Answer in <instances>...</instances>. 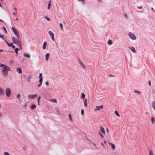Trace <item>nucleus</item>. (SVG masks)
I'll return each mask as SVG.
<instances>
[{"instance_id":"1","label":"nucleus","mask_w":155,"mask_h":155,"mask_svg":"<svg viewBox=\"0 0 155 155\" xmlns=\"http://www.w3.org/2000/svg\"><path fill=\"white\" fill-rule=\"evenodd\" d=\"M8 71H10V68L7 66H5V67H3L2 71L3 76L4 77H6L8 75Z\"/></svg>"},{"instance_id":"2","label":"nucleus","mask_w":155,"mask_h":155,"mask_svg":"<svg viewBox=\"0 0 155 155\" xmlns=\"http://www.w3.org/2000/svg\"><path fill=\"white\" fill-rule=\"evenodd\" d=\"M12 40L13 41V43L16 44L21 49H22L21 47L22 44L18 38H15L14 36L12 37Z\"/></svg>"},{"instance_id":"3","label":"nucleus","mask_w":155,"mask_h":155,"mask_svg":"<svg viewBox=\"0 0 155 155\" xmlns=\"http://www.w3.org/2000/svg\"><path fill=\"white\" fill-rule=\"evenodd\" d=\"M11 91L9 88H7L5 90V93L6 96L9 97L11 95Z\"/></svg>"},{"instance_id":"4","label":"nucleus","mask_w":155,"mask_h":155,"mask_svg":"<svg viewBox=\"0 0 155 155\" xmlns=\"http://www.w3.org/2000/svg\"><path fill=\"white\" fill-rule=\"evenodd\" d=\"M129 36L130 38L133 40H135L136 38V36L134 34L131 32H129Z\"/></svg>"},{"instance_id":"5","label":"nucleus","mask_w":155,"mask_h":155,"mask_svg":"<svg viewBox=\"0 0 155 155\" xmlns=\"http://www.w3.org/2000/svg\"><path fill=\"white\" fill-rule=\"evenodd\" d=\"M48 33L50 35L51 37L52 40L53 41H54V34L51 31H48Z\"/></svg>"},{"instance_id":"6","label":"nucleus","mask_w":155,"mask_h":155,"mask_svg":"<svg viewBox=\"0 0 155 155\" xmlns=\"http://www.w3.org/2000/svg\"><path fill=\"white\" fill-rule=\"evenodd\" d=\"M14 34L16 36L18 39H19L20 38V35L18 31L17 30L13 31Z\"/></svg>"},{"instance_id":"7","label":"nucleus","mask_w":155,"mask_h":155,"mask_svg":"<svg viewBox=\"0 0 155 155\" xmlns=\"http://www.w3.org/2000/svg\"><path fill=\"white\" fill-rule=\"evenodd\" d=\"M37 95L36 94L33 95H29L28 96V97L29 99H33L34 98L37 97Z\"/></svg>"},{"instance_id":"8","label":"nucleus","mask_w":155,"mask_h":155,"mask_svg":"<svg viewBox=\"0 0 155 155\" xmlns=\"http://www.w3.org/2000/svg\"><path fill=\"white\" fill-rule=\"evenodd\" d=\"M103 108V106L102 105H101L100 106H96V108L94 109L95 111H97V110H99L100 109V108L102 109Z\"/></svg>"},{"instance_id":"9","label":"nucleus","mask_w":155,"mask_h":155,"mask_svg":"<svg viewBox=\"0 0 155 155\" xmlns=\"http://www.w3.org/2000/svg\"><path fill=\"white\" fill-rule=\"evenodd\" d=\"M78 62L81 65V66L84 68H85V67L83 64V63L82 62L80 61V60L79 59H78Z\"/></svg>"},{"instance_id":"10","label":"nucleus","mask_w":155,"mask_h":155,"mask_svg":"<svg viewBox=\"0 0 155 155\" xmlns=\"http://www.w3.org/2000/svg\"><path fill=\"white\" fill-rule=\"evenodd\" d=\"M130 49L134 53L136 52V50L135 48L131 46L130 47H129Z\"/></svg>"},{"instance_id":"11","label":"nucleus","mask_w":155,"mask_h":155,"mask_svg":"<svg viewBox=\"0 0 155 155\" xmlns=\"http://www.w3.org/2000/svg\"><path fill=\"white\" fill-rule=\"evenodd\" d=\"M4 94V91L3 89L0 87V95H2Z\"/></svg>"},{"instance_id":"12","label":"nucleus","mask_w":155,"mask_h":155,"mask_svg":"<svg viewBox=\"0 0 155 155\" xmlns=\"http://www.w3.org/2000/svg\"><path fill=\"white\" fill-rule=\"evenodd\" d=\"M108 143H109V145H111V147L113 150H114L115 149V145L114 144L112 143H110L109 141H108Z\"/></svg>"},{"instance_id":"13","label":"nucleus","mask_w":155,"mask_h":155,"mask_svg":"<svg viewBox=\"0 0 155 155\" xmlns=\"http://www.w3.org/2000/svg\"><path fill=\"white\" fill-rule=\"evenodd\" d=\"M49 56V53H47V54H46L45 55V59L46 61H48Z\"/></svg>"},{"instance_id":"14","label":"nucleus","mask_w":155,"mask_h":155,"mask_svg":"<svg viewBox=\"0 0 155 155\" xmlns=\"http://www.w3.org/2000/svg\"><path fill=\"white\" fill-rule=\"evenodd\" d=\"M24 56L26 57H27V58H30V55L28 54H27L26 53H25L24 54Z\"/></svg>"},{"instance_id":"15","label":"nucleus","mask_w":155,"mask_h":155,"mask_svg":"<svg viewBox=\"0 0 155 155\" xmlns=\"http://www.w3.org/2000/svg\"><path fill=\"white\" fill-rule=\"evenodd\" d=\"M47 45V43L46 41H45L43 44L42 48L43 49H45L46 48Z\"/></svg>"},{"instance_id":"16","label":"nucleus","mask_w":155,"mask_h":155,"mask_svg":"<svg viewBox=\"0 0 155 155\" xmlns=\"http://www.w3.org/2000/svg\"><path fill=\"white\" fill-rule=\"evenodd\" d=\"M100 128L101 132L103 134H105V132L103 127H101Z\"/></svg>"},{"instance_id":"17","label":"nucleus","mask_w":155,"mask_h":155,"mask_svg":"<svg viewBox=\"0 0 155 155\" xmlns=\"http://www.w3.org/2000/svg\"><path fill=\"white\" fill-rule=\"evenodd\" d=\"M17 70L18 71V73L20 74L22 73V70L20 68H17Z\"/></svg>"},{"instance_id":"18","label":"nucleus","mask_w":155,"mask_h":155,"mask_svg":"<svg viewBox=\"0 0 155 155\" xmlns=\"http://www.w3.org/2000/svg\"><path fill=\"white\" fill-rule=\"evenodd\" d=\"M84 105L85 107H86L87 105V100L86 99H84Z\"/></svg>"},{"instance_id":"19","label":"nucleus","mask_w":155,"mask_h":155,"mask_svg":"<svg viewBox=\"0 0 155 155\" xmlns=\"http://www.w3.org/2000/svg\"><path fill=\"white\" fill-rule=\"evenodd\" d=\"M85 95L84 93H82L81 95V98L82 99H84L85 97Z\"/></svg>"},{"instance_id":"20","label":"nucleus","mask_w":155,"mask_h":155,"mask_svg":"<svg viewBox=\"0 0 155 155\" xmlns=\"http://www.w3.org/2000/svg\"><path fill=\"white\" fill-rule=\"evenodd\" d=\"M107 43L109 45H110L112 44V41L110 39H109L108 40Z\"/></svg>"},{"instance_id":"21","label":"nucleus","mask_w":155,"mask_h":155,"mask_svg":"<svg viewBox=\"0 0 155 155\" xmlns=\"http://www.w3.org/2000/svg\"><path fill=\"white\" fill-rule=\"evenodd\" d=\"M20 50V49L18 48H16L15 49V52L16 53V54L17 55L18 53V51Z\"/></svg>"},{"instance_id":"22","label":"nucleus","mask_w":155,"mask_h":155,"mask_svg":"<svg viewBox=\"0 0 155 155\" xmlns=\"http://www.w3.org/2000/svg\"><path fill=\"white\" fill-rule=\"evenodd\" d=\"M36 106L35 104H32L31 107L32 109H34L36 108Z\"/></svg>"},{"instance_id":"23","label":"nucleus","mask_w":155,"mask_h":155,"mask_svg":"<svg viewBox=\"0 0 155 155\" xmlns=\"http://www.w3.org/2000/svg\"><path fill=\"white\" fill-rule=\"evenodd\" d=\"M68 116H69V120L71 121H72V117L71 116V114H69Z\"/></svg>"},{"instance_id":"24","label":"nucleus","mask_w":155,"mask_h":155,"mask_svg":"<svg viewBox=\"0 0 155 155\" xmlns=\"http://www.w3.org/2000/svg\"><path fill=\"white\" fill-rule=\"evenodd\" d=\"M151 121H152V123L153 124L155 120L154 118L153 117H151Z\"/></svg>"},{"instance_id":"25","label":"nucleus","mask_w":155,"mask_h":155,"mask_svg":"<svg viewBox=\"0 0 155 155\" xmlns=\"http://www.w3.org/2000/svg\"><path fill=\"white\" fill-rule=\"evenodd\" d=\"M42 77H40L39 78V82H40V83L41 84H42Z\"/></svg>"},{"instance_id":"26","label":"nucleus","mask_w":155,"mask_h":155,"mask_svg":"<svg viewBox=\"0 0 155 155\" xmlns=\"http://www.w3.org/2000/svg\"><path fill=\"white\" fill-rule=\"evenodd\" d=\"M152 107L153 108L155 107V101H153L152 103Z\"/></svg>"},{"instance_id":"27","label":"nucleus","mask_w":155,"mask_h":155,"mask_svg":"<svg viewBox=\"0 0 155 155\" xmlns=\"http://www.w3.org/2000/svg\"><path fill=\"white\" fill-rule=\"evenodd\" d=\"M51 1H50L49 3L48 4V8L49 9L50 7L51 6Z\"/></svg>"},{"instance_id":"28","label":"nucleus","mask_w":155,"mask_h":155,"mask_svg":"<svg viewBox=\"0 0 155 155\" xmlns=\"http://www.w3.org/2000/svg\"><path fill=\"white\" fill-rule=\"evenodd\" d=\"M44 18H46L47 19V20L48 21H49L50 20V18L48 17L47 16H45L44 17Z\"/></svg>"},{"instance_id":"29","label":"nucleus","mask_w":155,"mask_h":155,"mask_svg":"<svg viewBox=\"0 0 155 155\" xmlns=\"http://www.w3.org/2000/svg\"><path fill=\"white\" fill-rule=\"evenodd\" d=\"M115 113L116 114V115L117 116H119L120 115H119V114L118 113L117 111L116 110V111H115Z\"/></svg>"},{"instance_id":"30","label":"nucleus","mask_w":155,"mask_h":155,"mask_svg":"<svg viewBox=\"0 0 155 155\" xmlns=\"http://www.w3.org/2000/svg\"><path fill=\"white\" fill-rule=\"evenodd\" d=\"M0 38H1L3 40H4L5 38H4V36L3 35L0 34Z\"/></svg>"},{"instance_id":"31","label":"nucleus","mask_w":155,"mask_h":155,"mask_svg":"<svg viewBox=\"0 0 155 155\" xmlns=\"http://www.w3.org/2000/svg\"><path fill=\"white\" fill-rule=\"evenodd\" d=\"M5 66H7L6 65H5L4 64H3L0 63V67H5Z\"/></svg>"},{"instance_id":"32","label":"nucleus","mask_w":155,"mask_h":155,"mask_svg":"<svg viewBox=\"0 0 155 155\" xmlns=\"http://www.w3.org/2000/svg\"><path fill=\"white\" fill-rule=\"evenodd\" d=\"M4 155H10L7 152H4Z\"/></svg>"},{"instance_id":"33","label":"nucleus","mask_w":155,"mask_h":155,"mask_svg":"<svg viewBox=\"0 0 155 155\" xmlns=\"http://www.w3.org/2000/svg\"><path fill=\"white\" fill-rule=\"evenodd\" d=\"M149 155H153V151L151 150L149 151Z\"/></svg>"},{"instance_id":"34","label":"nucleus","mask_w":155,"mask_h":155,"mask_svg":"<svg viewBox=\"0 0 155 155\" xmlns=\"http://www.w3.org/2000/svg\"><path fill=\"white\" fill-rule=\"evenodd\" d=\"M12 44H13V42L12 43H7V45L9 47H11V46H12Z\"/></svg>"},{"instance_id":"35","label":"nucleus","mask_w":155,"mask_h":155,"mask_svg":"<svg viewBox=\"0 0 155 155\" xmlns=\"http://www.w3.org/2000/svg\"><path fill=\"white\" fill-rule=\"evenodd\" d=\"M134 92L137 93V94H139L140 93V92L138 91H134Z\"/></svg>"},{"instance_id":"36","label":"nucleus","mask_w":155,"mask_h":155,"mask_svg":"<svg viewBox=\"0 0 155 155\" xmlns=\"http://www.w3.org/2000/svg\"><path fill=\"white\" fill-rule=\"evenodd\" d=\"M99 133L100 135L102 137H104V136L101 133L100 131H99Z\"/></svg>"},{"instance_id":"37","label":"nucleus","mask_w":155,"mask_h":155,"mask_svg":"<svg viewBox=\"0 0 155 155\" xmlns=\"http://www.w3.org/2000/svg\"><path fill=\"white\" fill-rule=\"evenodd\" d=\"M16 97L18 99H19L20 97V94H17V95H16Z\"/></svg>"},{"instance_id":"38","label":"nucleus","mask_w":155,"mask_h":155,"mask_svg":"<svg viewBox=\"0 0 155 155\" xmlns=\"http://www.w3.org/2000/svg\"><path fill=\"white\" fill-rule=\"evenodd\" d=\"M81 114H82V115H83L84 114V110L82 109L81 110Z\"/></svg>"},{"instance_id":"39","label":"nucleus","mask_w":155,"mask_h":155,"mask_svg":"<svg viewBox=\"0 0 155 155\" xmlns=\"http://www.w3.org/2000/svg\"><path fill=\"white\" fill-rule=\"evenodd\" d=\"M2 28H3V29L5 31V33H7V31H6V30L5 27H4Z\"/></svg>"},{"instance_id":"40","label":"nucleus","mask_w":155,"mask_h":155,"mask_svg":"<svg viewBox=\"0 0 155 155\" xmlns=\"http://www.w3.org/2000/svg\"><path fill=\"white\" fill-rule=\"evenodd\" d=\"M60 27L61 28V29H62V28H63V25H62V24L61 23H60Z\"/></svg>"},{"instance_id":"41","label":"nucleus","mask_w":155,"mask_h":155,"mask_svg":"<svg viewBox=\"0 0 155 155\" xmlns=\"http://www.w3.org/2000/svg\"><path fill=\"white\" fill-rule=\"evenodd\" d=\"M11 47L14 49H15V46H14V45H13V44H12V46H11Z\"/></svg>"},{"instance_id":"42","label":"nucleus","mask_w":155,"mask_h":155,"mask_svg":"<svg viewBox=\"0 0 155 155\" xmlns=\"http://www.w3.org/2000/svg\"><path fill=\"white\" fill-rule=\"evenodd\" d=\"M12 30L13 31H15L16 30V29H15V28L14 27H12Z\"/></svg>"},{"instance_id":"43","label":"nucleus","mask_w":155,"mask_h":155,"mask_svg":"<svg viewBox=\"0 0 155 155\" xmlns=\"http://www.w3.org/2000/svg\"><path fill=\"white\" fill-rule=\"evenodd\" d=\"M39 77L40 78V77H42V74L41 73H39Z\"/></svg>"},{"instance_id":"44","label":"nucleus","mask_w":155,"mask_h":155,"mask_svg":"<svg viewBox=\"0 0 155 155\" xmlns=\"http://www.w3.org/2000/svg\"><path fill=\"white\" fill-rule=\"evenodd\" d=\"M40 98H41L40 96H39V97H38L37 99V101H39Z\"/></svg>"},{"instance_id":"45","label":"nucleus","mask_w":155,"mask_h":155,"mask_svg":"<svg viewBox=\"0 0 155 155\" xmlns=\"http://www.w3.org/2000/svg\"><path fill=\"white\" fill-rule=\"evenodd\" d=\"M53 101H54V103H56L57 102V100L56 99H53Z\"/></svg>"},{"instance_id":"46","label":"nucleus","mask_w":155,"mask_h":155,"mask_svg":"<svg viewBox=\"0 0 155 155\" xmlns=\"http://www.w3.org/2000/svg\"><path fill=\"white\" fill-rule=\"evenodd\" d=\"M45 84L46 85H49L48 82V81L46 82Z\"/></svg>"},{"instance_id":"47","label":"nucleus","mask_w":155,"mask_h":155,"mask_svg":"<svg viewBox=\"0 0 155 155\" xmlns=\"http://www.w3.org/2000/svg\"><path fill=\"white\" fill-rule=\"evenodd\" d=\"M148 84L150 86L151 85V83L150 80L148 81Z\"/></svg>"},{"instance_id":"48","label":"nucleus","mask_w":155,"mask_h":155,"mask_svg":"<svg viewBox=\"0 0 155 155\" xmlns=\"http://www.w3.org/2000/svg\"><path fill=\"white\" fill-rule=\"evenodd\" d=\"M137 8L139 9H141V8H142V6H140L139 7L138 6V7H137Z\"/></svg>"},{"instance_id":"49","label":"nucleus","mask_w":155,"mask_h":155,"mask_svg":"<svg viewBox=\"0 0 155 155\" xmlns=\"http://www.w3.org/2000/svg\"><path fill=\"white\" fill-rule=\"evenodd\" d=\"M42 84H41L40 83L39 84H38L37 85V87H40L41 85Z\"/></svg>"},{"instance_id":"50","label":"nucleus","mask_w":155,"mask_h":155,"mask_svg":"<svg viewBox=\"0 0 155 155\" xmlns=\"http://www.w3.org/2000/svg\"><path fill=\"white\" fill-rule=\"evenodd\" d=\"M4 40L5 41V42L6 43V44H7V43H8V42L5 39Z\"/></svg>"},{"instance_id":"51","label":"nucleus","mask_w":155,"mask_h":155,"mask_svg":"<svg viewBox=\"0 0 155 155\" xmlns=\"http://www.w3.org/2000/svg\"><path fill=\"white\" fill-rule=\"evenodd\" d=\"M80 1H81L83 3H84L85 0H80Z\"/></svg>"},{"instance_id":"52","label":"nucleus","mask_w":155,"mask_h":155,"mask_svg":"<svg viewBox=\"0 0 155 155\" xmlns=\"http://www.w3.org/2000/svg\"><path fill=\"white\" fill-rule=\"evenodd\" d=\"M109 76H110V77H113V76H113V75H112V74H110L109 75Z\"/></svg>"},{"instance_id":"53","label":"nucleus","mask_w":155,"mask_h":155,"mask_svg":"<svg viewBox=\"0 0 155 155\" xmlns=\"http://www.w3.org/2000/svg\"><path fill=\"white\" fill-rule=\"evenodd\" d=\"M152 92H153L154 94H155V90H153V91H152Z\"/></svg>"},{"instance_id":"54","label":"nucleus","mask_w":155,"mask_h":155,"mask_svg":"<svg viewBox=\"0 0 155 155\" xmlns=\"http://www.w3.org/2000/svg\"><path fill=\"white\" fill-rule=\"evenodd\" d=\"M151 10H153V12H154V9H153V8H152H152H151Z\"/></svg>"},{"instance_id":"55","label":"nucleus","mask_w":155,"mask_h":155,"mask_svg":"<svg viewBox=\"0 0 155 155\" xmlns=\"http://www.w3.org/2000/svg\"><path fill=\"white\" fill-rule=\"evenodd\" d=\"M106 131H107V132L108 133L109 130H108V128H107L106 129Z\"/></svg>"},{"instance_id":"56","label":"nucleus","mask_w":155,"mask_h":155,"mask_svg":"<svg viewBox=\"0 0 155 155\" xmlns=\"http://www.w3.org/2000/svg\"><path fill=\"white\" fill-rule=\"evenodd\" d=\"M13 15H16V12H14V13H13Z\"/></svg>"},{"instance_id":"57","label":"nucleus","mask_w":155,"mask_h":155,"mask_svg":"<svg viewBox=\"0 0 155 155\" xmlns=\"http://www.w3.org/2000/svg\"><path fill=\"white\" fill-rule=\"evenodd\" d=\"M5 52H6V51H8V52H12V51H4Z\"/></svg>"},{"instance_id":"58","label":"nucleus","mask_w":155,"mask_h":155,"mask_svg":"<svg viewBox=\"0 0 155 155\" xmlns=\"http://www.w3.org/2000/svg\"><path fill=\"white\" fill-rule=\"evenodd\" d=\"M3 51V49H0V52H2Z\"/></svg>"},{"instance_id":"59","label":"nucleus","mask_w":155,"mask_h":155,"mask_svg":"<svg viewBox=\"0 0 155 155\" xmlns=\"http://www.w3.org/2000/svg\"><path fill=\"white\" fill-rule=\"evenodd\" d=\"M0 21L3 22V20H2L0 19Z\"/></svg>"},{"instance_id":"60","label":"nucleus","mask_w":155,"mask_h":155,"mask_svg":"<svg viewBox=\"0 0 155 155\" xmlns=\"http://www.w3.org/2000/svg\"><path fill=\"white\" fill-rule=\"evenodd\" d=\"M38 105L39 104V101H38Z\"/></svg>"},{"instance_id":"61","label":"nucleus","mask_w":155,"mask_h":155,"mask_svg":"<svg viewBox=\"0 0 155 155\" xmlns=\"http://www.w3.org/2000/svg\"><path fill=\"white\" fill-rule=\"evenodd\" d=\"M104 143H107L106 141H104Z\"/></svg>"},{"instance_id":"62","label":"nucleus","mask_w":155,"mask_h":155,"mask_svg":"<svg viewBox=\"0 0 155 155\" xmlns=\"http://www.w3.org/2000/svg\"><path fill=\"white\" fill-rule=\"evenodd\" d=\"M101 144L102 145V146H104V144H103V143H101Z\"/></svg>"},{"instance_id":"63","label":"nucleus","mask_w":155,"mask_h":155,"mask_svg":"<svg viewBox=\"0 0 155 155\" xmlns=\"http://www.w3.org/2000/svg\"><path fill=\"white\" fill-rule=\"evenodd\" d=\"M14 10H15V12H16V8H14Z\"/></svg>"},{"instance_id":"64","label":"nucleus","mask_w":155,"mask_h":155,"mask_svg":"<svg viewBox=\"0 0 155 155\" xmlns=\"http://www.w3.org/2000/svg\"><path fill=\"white\" fill-rule=\"evenodd\" d=\"M57 111L58 112V109H57Z\"/></svg>"}]
</instances>
